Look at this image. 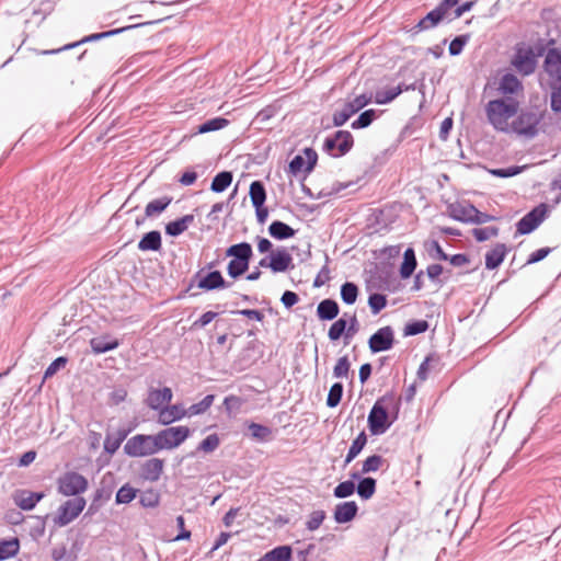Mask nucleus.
Listing matches in <instances>:
<instances>
[{"label": "nucleus", "instance_id": "nucleus-1", "mask_svg": "<svg viewBox=\"0 0 561 561\" xmlns=\"http://www.w3.org/2000/svg\"><path fill=\"white\" fill-rule=\"evenodd\" d=\"M519 108V102L513 96L491 100L485 105V114L489 123L499 131L508 133L513 118Z\"/></svg>", "mask_w": 561, "mask_h": 561}, {"label": "nucleus", "instance_id": "nucleus-2", "mask_svg": "<svg viewBox=\"0 0 561 561\" xmlns=\"http://www.w3.org/2000/svg\"><path fill=\"white\" fill-rule=\"evenodd\" d=\"M543 115V111L538 106L525 107L515 115L511 123L510 131L531 139L538 135Z\"/></svg>", "mask_w": 561, "mask_h": 561}, {"label": "nucleus", "instance_id": "nucleus-3", "mask_svg": "<svg viewBox=\"0 0 561 561\" xmlns=\"http://www.w3.org/2000/svg\"><path fill=\"white\" fill-rule=\"evenodd\" d=\"M226 255L232 257L228 263L227 273L230 277L236 279L248 271L253 251L250 243L240 242L230 245L226 250Z\"/></svg>", "mask_w": 561, "mask_h": 561}, {"label": "nucleus", "instance_id": "nucleus-4", "mask_svg": "<svg viewBox=\"0 0 561 561\" xmlns=\"http://www.w3.org/2000/svg\"><path fill=\"white\" fill-rule=\"evenodd\" d=\"M160 451L157 435L137 434L124 445V453L129 457H147Z\"/></svg>", "mask_w": 561, "mask_h": 561}, {"label": "nucleus", "instance_id": "nucleus-5", "mask_svg": "<svg viewBox=\"0 0 561 561\" xmlns=\"http://www.w3.org/2000/svg\"><path fill=\"white\" fill-rule=\"evenodd\" d=\"M156 435L160 450H171L181 446L191 436V430L184 425L171 426Z\"/></svg>", "mask_w": 561, "mask_h": 561}, {"label": "nucleus", "instance_id": "nucleus-6", "mask_svg": "<svg viewBox=\"0 0 561 561\" xmlns=\"http://www.w3.org/2000/svg\"><path fill=\"white\" fill-rule=\"evenodd\" d=\"M353 135L347 130H339L333 136L327 137L323 142V150L332 157H342L353 147Z\"/></svg>", "mask_w": 561, "mask_h": 561}, {"label": "nucleus", "instance_id": "nucleus-7", "mask_svg": "<svg viewBox=\"0 0 561 561\" xmlns=\"http://www.w3.org/2000/svg\"><path fill=\"white\" fill-rule=\"evenodd\" d=\"M386 401V397L377 400L368 414V427L373 435L383 434L391 425L387 409L382 405Z\"/></svg>", "mask_w": 561, "mask_h": 561}, {"label": "nucleus", "instance_id": "nucleus-8", "mask_svg": "<svg viewBox=\"0 0 561 561\" xmlns=\"http://www.w3.org/2000/svg\"><path fill=\"white\" fill-rule=\"evenodd\" d=\"M88 489V480L78 472H66L58 479V491L66 496H76Z\"/></svg>", "mask_w": 561, "mask_h": 561}, {"label": "nucleus", "instance_id": "nucleus-9", "mask_svg": "<svg viewBox=\"0 0 561 561\" xmlns=\"http://www.w3.org/2000/svg\"><path fill=\"white\" fill-rule=\"evenodd\" d=\"M370 96L360 94L354 100L346 102L340 111L334 112L332 118L333 125L336 127L343 126L355 113L370 103Z\"/></svg>", "mask_w": 561, "mask_h": 561}, {"label": "nucleus", "instance_id": "nucleus-10", "mask_svg": "<svg viewBox=\"0 0 561 561\" xmlns=\"http://www.w3.org/2000/svg\"><path fill=\"white\" fill-rule=\"evenodd\" d=\"M548 206L546 204H539L529 213H527L516 224L517 233L519 234H528L533 232L547 217Z\"/></svg>", "mask_w": 561, "mask_h": 561}, {"label": "nucleus", "instance_id": "nucleus-11", "mask_svg": "<svg viewBox=\"0 0 561 561\" xmlns=\"http://www.w3.org/2000/svg\"><path fill=\"white\" fill-rule=\"evenodd\" d=\"M85 506V500L77 496L66 501L58 510V515L55 517V524L58 526H66L71 523Z\"/></svg>", "mask_w": 561, "mask_h": 561}, {"label": "nucleus", "instance_id": "nucleus-12", "mask_svg": "<svg viewBox=\"0 0 561 561\" xmlns=\"http://www.w3.org/2000/svg\"><path fill=\"white\" fill-rule=\"evenodd\" d=\"M543 68L549 77V84L561 87V49H548L543 61Z\"/></svg>", "mask_w": 561, "mask_h": 561}, {"label": "nucleus", "instance_id": "nucleus-13", "mask_svg": "<svg viewBox=\"0 0 561 561\" xmlns=\"http://www.w3.org/2000/svg\"><path fill=\"white\" fill-rule=\"evenodd\" d=\"M514 69L523 76L531 75L536 69V58L531 49L518 48L512 61Z\"/></svg>", "mask_w": 561, "mask_h": 561}, {"label": "nucleus", "instance_id": "nucleus-14", "mask_svg": "<svg viewBox=\"0 0 561 561\" xmlns=\"http://www.w3.org/2000/svg\"><path fill=\"white\" fill-rule=\"evenodd\" d=\"M162 20H156V21H150V22H146V23H138V24L127 25V26H124V27H121V28L111 30V31H106V32H102V33L91 34L89 36H85L80 42L65 45L62 48H59V49L45 50V51H43V54H56V53H59L61 50L73 48V47L78 46L81 43L93 42V41H98V39H101V38H106V37H110V36H113V35L119 34V33H123L125 31H128V30H131V28H135V27L144 26V25H149V24H154V23H159Z\"/></svg>", "mask_w": 561, "mask_h": 561}, {"label": "nucleus", "instance_id": "nucleus-15", "mask_svg": "<svg viewBox=\"0 0 561 561\" xmlns=\"http://www.w3.org/2000/svg\"><path fill=\"white\" fill-rule=\"evenodd\" d=\"M393 341V330L390 327H383L369 337L368 345L373 353H379L390 350Z\"/></svg>", "mask_w": 561, "mask_h": 561}, {"label": "nucleus", "instance_id": "nucleus-16", "mask_svg": "<svg viewBox=\"0 0 561 561\" xmlns=\"http://www.w3.org/2000/svg\"><path fill=\"white\" fill-rule=\"evenodd\" d=\"M304 154L305 157L300 154L295 156L289 162V172L294 175L301 171H305L306 173L311 172L317 163L318 154L313 149L306 148L304 150Z\"/></svg>", "mask_w": 561, "mask_h": 561}, {"label": "nucleus", "instance_id": "nucleus-17", "mask_svg": "<svg viewBox=\"0 0 561 561\" xmlns=\"http://www.w3.org/2000/svg\"><path fill=\"white\" fill-rule=\"evenodd\" d=\"M173 398L172 390L169 387L162 389H150L146 399V404L156 411H161Z\"/></svg>", "mask_w": 561, "mask_h": 561}, {"label": "nucleus", "instance_id": "nucleus-18", "mask_svg": "<svg viewBox=\"0 0 561 561\" xmlns=\"http://www.w3.org/2000/svg\"><path fill=\"white\" fill-rule=\"evenodd\" d=\"M164 468V461L159 458H150L140 467V478L145 481L156 482L160 479Z\"/></svg>", "mask_w": 561, "mask_h": 561}, {"label": "nucleus", "instance_id": "nucleus-19", "mask_svg": "<svg viewBox=\"0 0 561 561\" xmlns=\"http://www.w3.org/2000/svg\"><path fill=\"white\" fill-rule=\"evenodd\" d=\"M497 90L505 96H513L523 94L524 87L519 79L512 75L505 73L499 82Z\"/></svg>", "mask_w": 561, "mask_h": 561}, {"label": "nucleus", "instance_id": "nucleus-20", "mask_svg": "<svg viewBox=\"0 0 561 561\" xmlns=\"http://www.w3.org/2000/svg\"><path fill=\"white\" fill-rule=\"evenodd\" d=\"M43 497V493L28 490H19L13 495L14 503L24 511L33 510Z\"/></svg>", "mask_w": 561, "mask_h": 561}, {"label": "nucleus", "instance_id": "nucleus-21", "mask_svg": "<svg viewBox=\"0 0 561 561\" xmlns=\"http://www.w3.org/2000/svg\"><path fill=\"white\" fill-rule=\"evenodd\" d=\"M293 257L285 249H278L270 255V268L274 273H282L293 266Z\"/></svg>", "mask_w": 561, "mask_h": 561}, {"label": "nucleus", "instance_id": "nucleus-22", "mask_svg": "<svg viewBox=\"0 0 561 561\" xmlns=\"http://www.w3.org/2000/svg\"><path fill=\"white\" fill-rule=\"evenodd\" d=\"M449 216L458 221L470 222L476 207L469 203H453L447 206Z\"/></svg>", "mask_w": 561, "mask_h": 561}, {"label": "nucleus", "instance_id": "nucleus-23", "mask_svg": "<svg viewBox=\"0 0 561 561\" xmlns=\"http://www.w3.org/2000/svg\"><path fill=\"white\" fill-rule=\"evenodd\" d=\"M358 506L354 501L339 503L334 510V519L339 524H345L354 519Z\"/></svg>", "mask_w": 561, "mask_h": 561}, {"label": "nucleus", "instance_id": "nucleus-24", "mask_svg": "<svg viewBox=\"0 0 561 561\" xmlns=\"http://www.w3.org/2000/svg\"><path fill=\"white\" fill-rule=\"evenodd\" d=\"M187 410L183 409L179 404L168 407V404L161 409L158 415V422L162 425H170L175 421L181 420L187 414Z\"/></svg>", "mask_w": 561, "mask_h": 561}, {"label": "nucleus", "instance_id": "nucleus-25", "mask_svg": "<svg viewBox=\"0 0 561 561\" xmlns=\"http://www.w3.org/2000/svg\"><path fill=\"white\" fill-rule=\"evenodd\" d=\"M198 288L205 290H214L219 288H226L228 284L224 279L219 271H213L201 277L197 283Z\"/></svg>", "mask_w": 561, "mask_h": 561}, {"label": "nucleus", "instance_id": "nucleus-26", "mask_svg": "<svg viewBox=\"0 0 561 561\" xmlns=\"http://www.w3.org/2000/svg\"><path fill=\"white\" fill-rule=\"evenodd\" d=\"M340 307L333 299H323L317 307V316L320 320L331 321L337 317Z\"/></svg>", "mask_w": 561, "mask_h": 561}, {"label": "nucleus", "instance_id": "nucleus-27", "mask_svg": "<svg viewBox=\"0 0 561 561\" xmlns=\"http://www.w3.org/2000/svg\"><path fill=\"white\" fill-rule=\"evenodd\" d=\"M506 254V247L503 243H497L492 250L485 254V267L494 270L499 267L504 261Z\"/></svg>", "mask_w": 561, "mask_h": 561}, {"label": "nucleus", "instance_id": "nucleus-28", "mask_svg": "<svg viewBox=\"0 0 561 561\" xmlns=\"http://www.w3.org/2000/svg\"><path fill=\"white\" fill-rule=\"evenodd\" d=\"M193 215H185L174 221H170L165 226V233L171 237H178L182 234L185 230H187L188 226L193 224Z\"/></svg>", "mask_w": 561, "mask_h": 561}, {"label": "nucleus", "instance_id": "nucleus-29", "mask_svg": "<svg viewBox=\"0 0 561 561\" xmlns=\"http://www.w3.org/2000/svg\"><path fill=\"white\" fill-rule=\"evenodd\" d=\"M138 249L141 251H159L161 249V234L157 230H152L144 234L138 242Z\"/></svg>", "mask_w": 561, "mask_h": 561}, {"label": "nucleus", "instance_id": "nucleus-30", "mask_svg": "<svg viewBox=\"0 0 561 561\" xmlns=\"http://www.w3.org/2000/svg\"><path fill=\"white\" fill-rule=\"evenodd\" d=\"M416 265L415 252L412 248H408L403 253V262L400 266V276L403 279L409 278L415 271Z\"/></svg>", "mask_w": 561, "mask_h": 561}, {"label": "nucleus", "instance_id": "nucleus-31", "mask_svg": "<svg viewBox=\"0 0 561 561\" xmlns=\"http://www.w3.org/2000/svg\"><path fill=\"white\" fill-rule=\"evenodd\" d=\"M270 234L277 240H285L295 236V230L287 224L275 220L268 227Z\"/></svg>", "mask_w": 561, "mask_h": 561}, {"label": "nucleus", "instance_id": "nucleus-32", "mask_svg": "<svg viewBox=\"0 0 561 561\" xmlns=\"http://www.w3.org/2000/svg\"><path fill=\"white\" fill-rule=\"evenodd\" d=\"M171 202L172 197L169 196H163L149 202L145 208V216L148 218L159 216L167 209Z\"/></svg>", "mask_w": 561, "mask_h": 561}, {"label": "nucleus", "instance_id": "nucleus-33", "mask_svg": "<svg viewBox=\"0 0 561 561\" xmlns=\"http://www.w3.org/2000/svg\"><path fill=\"white\" fill-rule=\"evenodd\" d=\"M291 548L289 546H279L266 552L257 561H289Z\"/></svg>", "mask_w": 561, "mask_h": 561}, {"label": "nucleus", "instance_id": "nucleus-34", "mask_svg": "<svg viewBox=\"0 0 561 561\" xmlns=\"http://www.w3.org/2000/svg\"><path fill=\"white\" fill-rule=\"evenodd\" d=\"M20 550L18 538L0 540V561L15 557Z\"/></svg>", "mask_w": 561, "mask_h": 561}, {"label": "nucleus", "instance_id": "nucleus-35", "mask_svg": "<svg viewBox=\"0 0 561 561\" xmlns=\"http://www.w3.org/2000/svg\"><path fill=\"white\" fill-rule=\"evenodd\" d=\"M249 194L254 207L264 205L266 201V191L261 181H254L251 183Z\"/></svg>", "mask_w": 561, "mask_h": 561}, {"label": "nucleus", "instance_id": "nucleus-36", "mask_svg": "<svg viewBox=\"0 0 561 561\" xmlns=\"http://www.w3.org/2000/svg\"><path fill=\"white\" fill-rule=\"evenodd\" d=\"M118 345L119 342L117 340L106 341L105 337H93L90 341V346L95 354H102L115 350Z\"/></svg>", "mask_w": 561, "mask_h": 561}, {"label": "nucleus", "instance_id": "nucleus-37", "mask_svg": "<svg viewBox=\"0 0 561 561\" xmlns=\"http://www.w3.org/2000/svg\"><path fill=\"white\" fill-rule=\"evenodd\" d=\"M403 92L402 84H399L397 87L387 89V90H379L375 94V102L377 104H388L392 102L398 95H400Z\"/></svg>", "mask_w": 561, "mask_h": 561}, {"label": "nucleus", "instance_id": "nucleus-38", "mask_svg": "<svg viewBox=\"0 0 561 561\" xmlns=\"http://www.w3.org/2000/svg\"><path fill=\"white\" fill-rule=\"evenodd\" d=\"M356 491L363 500H369L376 492V480L370 477L360 479Z\"/></svg>", "mask_w": 561, "mask_h": 561}, {"label": "nucleus", "instance_id": "nucleus-39", "mask_svg": "<svg viewBox=\"0 0 561 561\" xmlns=\"http://www.w3.org/2000/svg\"><path fill=\"white\" fill-rule=\"evenodd\" d=\"M232 182V173L229 171H222L216 174L213 179L210 190L216 193L224 192Z\"/></svg>", "mask_w": 561, "mask_h": 561}, {"label": "nucleus", "instance_id": "nucleus-40", "mask_svg": "<svg viewBox=\"0 0 561 561\" xmlns=\"http://www.w3.org/2000/svg\"><path fill=\"white\" fill-rule=\"evenodd\" d=\"M249 431L251 436L260 442H267L272 439V430L265 425H261L257 423H250Z\"/></svg>", "mask_w": 561, "mask_h": 561}, {"label": "nucleus", "instance_id": "nucleus-41", "mask_svg": "<svg viewBox=\"0 0 561 561\" xmlns=\"http://www.w3.org/2000/svg\"><path fill=\"white\" fill-rule=\"evenodd\" d=\"M367 443V436L365 432H362L352 443L348 453L345 458V463H350L365 447Z\"/></svg>", "mask_w": 561, "mask_h": 561}, {"label": "nucleus", "instance_id": "nucleus-42", "mask_svg": "<svg viewBox=\"0 0 561 561\" xmlns=\"http://www.w3.org/2000/svg\"><path fill=\"white\" fill-rule=\"evenodd\" d=\"M444 19L434 9L428 12L417 24L416 28L420 31L430 30L437 26Z\"/></svg>", "mask_w": 561, "mask_h": 561}, {"label": "nucleus", "instance_id": "nucleus-43", "mask_svg": "<svg viewBox=\"0 0 561 561\" xmlns=\"http://www.w3.org/2000/svg\"><path fill=\"white\" fill-rule=\"evenodd\" d=\"M358 296V287L352 282H346L341 286V298L346 305H353Z\"/></svg>", "mask_w": 561, "mask_h": 561}, {"label": "nucleus", "instance_id": "nucleus-44", "mask_svg": "<svg viewBox=\"0 0 561 561\" xmlns=\"http://www.w3.org/2000/svg\"><path fill=\"white\" fill-rule=\"evenodd\" d=\"M348 313L337 319L329 329L328 336L331 341H337L343 334L345 335Z\"/></svg>", "mask_w": 561, "mask_h": 561}, {"label": "nucleus", "instance_id": "nucleus-45", "mask_svg": "<svg viewBox=\"0 0 561 561\" xmlns=\"http://www.w3.org/2000/svg\"><path fill=\"white\" fill-rule=\"evenodd\" d=\"M228 123H229L228 119H226L224 117H215V118L208 119V121L204 122L203 124H201L198 126V133L206 134L209 131L219 130V129L224 128L225 126H227Z\"/></svg>", "mask_w": 561, "mask_h": 561}, {"label": "nucleus", "instance_id": "nucleus-46", "mask_svg": "<svg viewBox=\"0 0 561 561\" xmlns=\"http://www.w3.org/2000/svg\"><path fill=\"white\" fill-rule=\"evenodd\" d=\"M137 490L129 484H124L121 486L116 493V503L117 504H128L130 503L137 495Z\"/></svg>", "mask_w": 561, "mask_h": 561}, {"label": "nucleus", "instance_id": "nucleus-47", "mask_svg": "<svg viewBox=\"0 0 561 561\" xmlns=\"http://www.w3.org/2000/svg\"><path fill=\"white\" fill-rule=\"evenodd\" d=\"M376 118V111L375 110H367L363 112L353 123L352 128L353 129H360L368 127L374 119Z\"/></svg>", "mask_w": 561, "mask_h": 561}, {"label": "nucleus", "instance_id": "nucleus-48", "mask_svg": "<svg viewBox=\"0 0 561 561\" xmlns=\"http://www.w3.org/2000/svg\"><path fill=\"white\" fill-rule=\"evenodd\" d=\"M343 396V385L341 382H335L330 388L328 398H327V405L329 408H335L341 402Z\"/></svg>", "mask_w": 561, "mask_h": 561}, {"label": "nucleus", "instance_id": "nucleus-49", "mask_svg": "<svg viewBox=\"0 0 561 561\" xmlns=\"http://www.w3.org/2000/svg\"><path fill=\"white\" fill-rule=\"evenodd\" d=\"M356 490L355 483L352 480L341 482L334 488L333 494L337 499H345L351 496Z\"/></svg>", "mask_w": 561, "mask_h": 561}, {"label": "nucleus", "instance_id": "nucleus-50", "mask_svg": "<svg viewBox=\"0 0 561 561\" xmlns=\"http://www.w3.org/2000/svg\"><path fill=\"white\" fill-rule=\"evenodd\" d=\"M219 436L217 434H210L199 443L197 450L209 454L215 451L219 447Z\"/></svg>", "mask_w": 561, "mask_h": 561}, {"label": "nucleus", "instance_id": "nucleus-51", "mask_svg": "<svg viewBox=\"0 0 561 561\" xmlns=\"http://www.w3.org/2000/svg\"><path fill=\"white\" fill-rule=\"evenodd\" d=\"M215 396L214 394H207L202 401L198 403L192 404L187 412L190 415H197L201 413H204L206 410H208L213 402H214Z\"/></svg>", "mask_w": 561, "mask_h": 561}, {"label": "nucleus", "instance_id": "nucleus-52", "mask_svg": "<svg viewBox=\"0 0 561 561\" xmlns=\"http://www.w3.org/2000/svg\"><path fill=\"white\" fill-rule=\"evenodd\" d=\"M470 39V35L469 34H463V35H459V36H456L449 44V54L451 56H458L461 54L463 47L466 46V44L469 42Z\"/></svg>", "mask_w": 561, "mask_h": 561}, {"label": "nucleus", "instance_id": "nucleus-53", "mask_svg": "<svg viewBox=\"0 0 561 561\" xmlns=\"http://www.w3.org/2000/svg\"><path fill=\"white\" fill-rule=\"evenodd\" d=\"M368 305L373 314H378L387 305V298L382 294H371L368 298Z\"/></svg>", "mask_w": 561, "mask_h": 561}, {"label": "nucleus", "instance_id": "nucleus-54", "mask_svg": "<svg viewBox=\"0 0 561 561\" xmlns=\"http://www.w3.org/2000/svg\"><path fill=\"white\" fill-rule=\"evenodd\" d=\"M459 3V0H442L438 5L435 8V10L438 12V14L448 22L449 19H451V10L455 9V7Z\"/></svg>", "mask_w": 561, "mask_h": 561}, {"label": "nucleus", "instance_id": "nucleus-55", "mask_svg": "<svg viewBox=\"0 0 561 561\" xmlns=\"http://www.w3.org/2000/svg\"><path fill=\"white\" fill-rule=\"evenodd\" d=\"M497 233H499V229L496 227L474 228L472 230V236L479 242H483L493 237H496Z\"/></svg>", "mask_w": 561, "mask_h": 561}, {"label": "nucleus", "instance_id": "nucleus-56", "mask_svg": "<svg viewBox=\"0 0 561 561\" xmlns=\"http://www.w3.org/2000/svg\"><path fill=\"white\" fill-rule=\"evenodd\" d=\"M383 462L385 459L379 455L369 456L363 463L362 472H375L381 467Z\"/></svg>", "mask_w": 561, "mask_h": 561}, {"label": "nucleus", "instance_id": "nucleus-57", "mask_svg": "<svg viewBox=\"0 0 561 561\" xmlns=\"http://www.w3.org/2000/svg\"><path fill=\"white\" fill-rule=\"evenodd\" d=\"M160 495L153 490H147L140 494L139 502L144 507H156L159 504Z\"/></svg>", "mask_w": 561, "mask_h": 561}, {"label": "nucleus", "instance_id": "nucleus-58", "mask_svg": "<svg viewBox=\"0 0 561 561\" xmlns=\"http://www.w3.org/2000/svg\"><path fill=\"white\" fill-rule=\"evenodd\" d=\"M430 256L434 260L447 261L448 255L444 252L443 248L436 240H432L427 244Z\"/></svg>", "mask_w": 561, "mask_h": 561}, {"label": "nucleus", "instance_id": "nucleus-59", "mask_svg": "<svg viewBox=\"0 0 561 561\" xmlns=\"http://www.w3.org/2000/svg\"><path fill=\"white\" fill-rule=\"evenodd\" d=\"M350 366L351 364L347 356L340 357L333 368V376L335 378L347 377Z\"/></svg>", "mask_w": 561, "mask_h": 561}, {"label": "nucleus", "instance_id": "nucleus-60", "mask_svg": "<svg viewBox=\"0 0 561 561\" xmlns=\"http://www.w3.org/2000/svg\"><path fill=\"white\" fill-rule=\"evenodd\" d=\"M428 323L425 320L410 322L404 328V335H416L427 330Z\"/></svg>", "mask_w": 561, "mask_h": 561}, {"label": "nucleus", "instance_id": "nucleus-61", "mask_svg": "<svg viewBox=\"0 0 561 561\" xmlns=\"http://www.w3.org/2000/svg\"><path fill=\"white\" fill-rule=\"evenodd\" d=\"M68 358L60 356L50 363L44 373V379L51 378L57 371L66 366Z\"/></svg>", "mask_w": 561, "mask_h": 561}, {"label": "nucleus", "instance_id": "nucleus-62", "mask_svg": "<svg viewBox=\"0 0 561 561\" xmlns=\"http://www.w3.org/2000/svg\"><path fill=\"white\" fill-rule=\"evenodd\" d=\"M325 518L324 511H314L310 514L309 519L306 524L307 528L311 531L318 529Z\"/></svg>", "mask_w": 561, "mask_h": 561}, {"label": "nucleus", "instance_id": "nucleus-63", "mask_svg": "<svg viewBox=\"0 0 561 561\" xmlns=\"http://www.w3.org/2000/svg\"><path fill=\"white\" fill-rule=\"evenodd\" d=\"M122 443L114 436V434L107 433L104 439V450L108 455H114Z\"/></svg>", "mask_w": 561, "mask_h": 561}, {"label": "nucleus", "instance_id": "nucleus-64", "mask_svg": "<svg viewBox=\"0 0 561 561\" xmlns=\"http://www.w3.org/2000/svg\"><path fill=\"white\" fill-rule=\"evenodd\" d=\"M551 88V108L553 112H561V87L550 85Z\"/></svg>", "mask_w": 561, "mask_h": 561}]
</instances>
